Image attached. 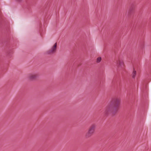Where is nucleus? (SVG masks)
<instances>
[{"label":"nucleus","instance_id":"obj_1","mask_svg":"<svg viewBox=\"0 0 151 151\" xmlns=\"http://www.w3.org/2000/svg\"><path fill=\"white\" fill-rule=\"evenodd\" d=\"M120 104V99L117 98H113L106 106L104 112L106 115L111 114H115L118 111Z\"/></svg>","mask_w":151,"mask_h":151},{"label":"nucleus","instance_id":"obj_2","mask_svg":"<svg viewBox=\"0 0 151 151\" xmlns=\"http://www.w3.org/2000/svg\"><path fill=\"white\" fill-rule=\"evenodd\" d=\"M96 125V124H93L88 127L87 132L85 134V137L86 138H88L91 137L94 133Z\"/></svg>","mask_w":151,"mask_h":151},{"label":"nucleus","instance_id":"obj_3","mask_svg":"<svg viewBox=\"0 0 151 151\" xmlns=\"http://www.w3.org/2000/svg\"><path fill=\"white\" fill-rule=\"evenodd\" d=\"M135 8V5L133 4L130 5V6L128 12H126L125 13V15L129 16L131 14L134 12Z\"/></svg>","mask_w":151,"mask_h":151},{"label":"nucleus","instance_id":"obj_4","mask_svg":"<svg viewBox=\"0 0 151 151\" xmlns=\"http://www.w3.org/2000/svg\"><path fill=\"white\" fill-rule=\"evenodd\" d=\"M57 46V42L55 43L53 46L51 50L48 51L47 52V53L48 54L53 53L56 51Z\"/></svg>","mask_w":151,"mask_h":151},{"label":"nucleus","instance_id":"obj_5","mask_svg":"<svg viewBox=\"0 0 151 151\" xmlns=\"http://www.w3.org/2000/svg\"><path fill=\"white\" fill-rule=\"evenodd\" d=\"M38 76L37 74H30L29 76V79L31 81H33L35 80Z\"/></svg>","mask_w":151,"mask_h":151},{"label":"nucleus","instance_id":"obj_6","mask_svg":"<svg viewBox=\"0 0 151 151\" xmlns=\"http://www.w3.org/2000/svg\"><path fill=\"white\" fill-rule=\"evenodd\" d=\"M117 66L118 67L123 68L124 65V63L123 61L119 60L117 62Z\"/></svg>","mask_w":151,"mask_h":151},{"label":"nucleus","instance_id":"obj_7","mask_svg":"<svg viewBox=\"0 0 151 151\" xmlns=\"http://www.w3.org/2000/svg\"><path fill=\"white\" fill-rule=\"evenodd\" d=\"M134 70L132 74V77L133 78H134L135 77V76L136 75V71L134 70V68L133 69Z\"/></svg>","mask_w":151,"mask_h":151},{"label":"nucleus","instance_id":"obj_8","mask_svg":"<svg viewBox=\"0 0 151 151\" xmlns=\"http://www.w3.org/2000/svg\"><path fill=\"white\" fill-rule=\"evenodd\" d=\"M101 58L100 57H98L97 59V62L98 63H99L101 60Z\"/></svg>","mask_w":151,"mask_h":151},{"label":"nucleus","instance_id":"obj_9","mask_svg":"<svg viewBox=\"0 0 151 151\" xmlns=\"http://www.w3.org/2000/svg\"><path fill=\"white\" fill-rule=\"evenodd\" d=\"M16 0L19 2H21L22 1V0Z\"/></svg>","mask_w":151,"mask_h":151}]
</instances>
